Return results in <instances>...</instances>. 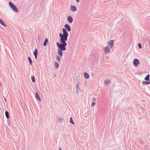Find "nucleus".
Instances as JSON below:
<instances>
[{"label": "nucleus", "instance_id": "1", "mask_svg": "<svg viewBox=\"0 0 150 150\" xmlns=\"http://www.w3.org/2000/svg\"><path fill=\"white\" fill-rule=\"evenodd\" d=\"M62 30L63 34L60 33L59 34L60 38V43L58 42H57L56 43L58 49V53L61 57L63 55L62 51H64L66 50V47L67 45L66 41L67 40V37L69 35L68 33L65 28H63Z\"/></svg>", "mask_w": 150, "mask_h": 150}, {"label": "nucleus", "instance_id": "2", "mask_svg": "<svg viewBox=\"0 0 150 150\" xmlns=\"http://www.w3.org/2000/svg\"><path fill=\"white\" fill-rule=\"evenodd\" d=\"M9 4L10 6L13 11L16 12H18L19 11L17 7L16 6L12 3L11 2H9Z\"/></svg>", "mask_w": 150, "mask_h": 150}, {"label": "nucleus", "instance_id": "3", "mask_svg": "<svg viewBox=\"0 0 150 150\" xmlns=\"http://www.w3.org/2000/svg\"><path fill=\"white\" fill-rule=\"evenodd\" d=\"M133 65L135 67H137L140 64L139 60L137 58L134 59L133 62Z\"/></svg>", "mask_w": 150, "mask_h": 150}, {"label": "nucleus", "instance_id": "4", "mask_svg": "<svg viewBox=\"0 0 150 150\" xmlns=\"http://www.w3.org/2000/svg\"><path fill=\"white\" fill-rule=\"evenodd\" d=\"M114 43V41L113 40H110L108 42V45L109 47V48L111 49L113 47Z\"/></svg>", "mask_w": 150, "mask_h": 150}, {"label": "nucleus", "instance_id": "5", "mask_svg": "<svg viewBox=\"0 0 150 150\" xmlns=\"http://www.w3.org/2000/svg\"><path fill=\"white\" fill-rule=\"evenodd\" d=\"M104 52L105 54H108L110 52V51L109 48L108 46H106L104 49Z\"/></svg>", "mask_w": 150, "mask_h": 150}, {"label": "nucleus", "instance_id": "6", "mask_svg": "<svg viewBox=\"0 0 150 150\" xmlns=\"http://www.w3.org/2000/svg\"><path fill=\"white\" fill-rule=\"evenodd\" d=\"M64 27L66 30L70 32L71 31V28L70 26L68 24H65L64 26Z\"/></svg>", "mask_w": 150, "mask_h": 150}, {"label": "nucleus", "instance_id": "7", "mask_svg": "<svg viewBox=\"0 0 150 150\" xmlns=\"http://www.w3.org/2000/svg\"><path fill=\"white\" fill-rule=\"evenodd\" d=\"M67 20L68 22L70 23H71L73 21V19L72 17L70 16H69L67 17Z\"/></svg>", "mask_w": 150, "mask_h": 150}, {"label": "nucleus", "instance_id": "8", "mask_svg": "<svg viewBox=\"0 0 150 150\" xmlns=\"http://www.w3.org/2000/svg\"><path fill=\"white\" fill-rule=\"evenodd\" d=\"M38 51L37 49H35L33 52V55L36 59L37 58Z\"/></svg>", "mask_w": 150, "mask_h": 150}, {"label": "nucleus", "instance_id": "9", "mask_svg": "<svg viewBox=\"0 0 150 150\" xmlns=\"http://www.w3.org/2000/svg\"><path fill=\"white\" fill-rule=\"evenodd\" d=\"M35 98L38 99V100H39L40 101H41L42 100L40 98V96L38 94L37 92H36L35 93Z\"/></svg>", "mask_w": 150, "mask_h": 150}, {"label": "nucleus", "instance_id": "10", "mask_svg": "<svg viewBox=\"0 0 150 150\" xmlns=\"http://www.w3.org/2000/svg\"><path fill=\"white\" fill-rule=\"evenodd\" d=\"M71 9L72 11H75L77 10V8L75 6L71 5Z\"/></svg>", "mask_w": 150, "mask_h": 150}, {"label": "nucleus", "instance_id": "11", "mask_svg": "<svg viewBox=\"0 0 150 150\" xmlns=\"http://www.w3.org/2000/svg\"><path fill=\"white\" fill-rule=\"evenodd\" d=\"M142 84L143 85H147L150 84V80L148 81H142Z\"/></svg>", "mask_w": 150, "mask_h": 150}, {"label": "nucleus", "instance_id": "12", "mask_svg": "<svg viewBox=\"0 0 150 150\" xmlns=\"http://www.w3.org/2000/svg\"><path fill=\"white\" fill-rule=\"evenodd\" d=\"M84 77L86 79H88L89 77V74L86 72H85L84 73Z\"/></svg>", "mask_w": 150, "mask_h": 150}, {"label": "nucleus", "instance_id": "13", "mask_svg": "<svg viewBox=\"0 0 150 150\" xmlns=\"http://www.w3.org/2000/svg\"><path fill=\"white\" fill-rule=\"evenodd\" d=\"M150 75L149 74H147L144 78V80L146 81H148L149 80Z\"/></svg>", "mask_w": 150, "mask_h": 150}, {"label": "nucleus", "instance_id": "14", "mask_svg": "<svg viewBox=\"0 0 150 150\" xmlns=\"http://www.w3.org/2000/svg\"><path fill=\"white\" fill-rule=\"evenodd\" d=\"M6 116L7 119H9V113L8 111H6L5 112Z\"/></svg>", "mask_w": 150, "mask_h": 150}, {"label": "nucleus", "instance_id": "15", "mask_svg": "<svg viewBox=\"0 0 150 150\" xmlns=\"http://www.w3.org/2000/svg\"><path fill=\"white\" fill-rule=\"evenodd\" d=\"M0 23L1 24V25L3 26H4L5 27H6V24L4 23L3 21L0 19Z\"/></svg>", "mask_w": 150, "mask_h": 150}, {"label": "nucleus", "instance_id": "16", "mask_svg": "<svg viewBox=\"0 0 150 150\" xmlns=\"http://www.w3.org/2000/svg\"><path fill=\"white\" fill-rule=\"evenodd\" d=\"M110 82V81L109 79L105 80V81L104 83L106 84H108Z\"/></svg>", "mask_w": 150, "mask_h": 150}, {"label": "nucleus", "instance_id": "17", "mask_svg": "<svg viewBox=\"0 0 150 150\" xmlns=\"http://www.w3.org/2000/svg\"><path fill=\"white\" fill-rule=\"evenodd\" d=\"M54 64L55 67L56 69H57L58 68H59V65L57 62H54Z\"/></svg>", "mask_w": 150, "mask_h": 150}, {"label": "nucleus", "instance_id": "18", "mask_svg": "<svg viewBox=\"0 0 150 150\" xmlns=\"http://www.w3.org/2000/svg\"><path fill=\"white\" fill-rule=\"evenodd\" d=\"M48 42V40L46 38L45 40V41L44 42V43H43V45L45 46L46 45H47V43Z\"/></svg>", "mask_w": 150, "mask_h": 150}, {"label": "nucleus", "instance_id": "19", "mask_svg": "<svg viewBox=\"0 0 150 150\" xmlns=\"http://www.w3.org/2000/svg\"><path fill=\"white\" fill-rule=\"evenodd\" d=\"M28 59L30 64L31 65H32L33 64H32V60L29 57H28Z\"/></svg>", "mask_w": 150, "mask_h": 150}, {"label": "nucleus", "instance_id": "20", "mask_svg": "<svg viewBox=\"0 0 150 150\" xmlns=\"http://www.w3.org/2000/svg\"><path fill=\"white\" fill-rule=\"evenodd\" d=\"M31 80L33 82H35V77L34 76H31Z\"/></svg>", "mask_w": 150, "mask_h": 150}, {"label": "nucleus", "instance_id": "21", "mask_svg": "<svg viewBox=\"0 0 150 150\" xmlns=\"http://www.w3.org/2000/svg\"><path fill=\"white\" fill-rule=\"evenodd\" d=\"M63 120V118H60L58 120V121L60 123L62 122Z\"/></svg>", "mask_w": 150, "mask_h": 150}, {"label": "nucleus", "instance_id": "22", "mask_svg": "<svg viewBox=\"0 0 150 150\" xmlns=\"http://www.w3.org/2000/svg\"><path fill=\"white\" fill-rule=\"evenodd\" d=\"M56 59L58 61V62H60V58L58 56H56Z\"/></svg>", "mask_w": 150, "mask_h": 150}, {"label": "nucleus", "instance_id": "23", "mask_svg": "<svg viewBox=\"0 0 150 150\" xmlns=\"http://www.w3.org/2000/svg\"><path fill=\"white\" fill-rule=\"evenodd\" d=\"M70 122L72 124H74V122H73V120H72V118L71 117L70 118Z\"/></svg>", "mask_w": 150, "mask_h": 150}, {"label": "nucleus", "instance_id": "24", "mask_svg": "<svg viewBox=\"0 0 150 150\" xmlns=\"http://www.w3.org/2000/svg\"><path fill=\"white\" fill-rule=\"evenodd\" d=\"M79 89H80V88H79V86H76V92L77 93H79Z\"/></svg>", "mask_w": 150, "mask_h": 150}, {"label": "nucleus", "instance_id": "25", "mask_svg": "<svg viewBox=\"0 0 150 150\" xmlns=\"http://www.w3.org/2000/svg\"><path fill=\"white\" fill-rule=\"evenodd\" d=\"M145 150H149V149L148 146L147 145H146L144 147Z\"/></svg>", "mask_w": 150, "mask_h": 150}, {"label": "nucleus", "instance_id": "26", "mask_svg": "<svg viewBox=\"0 0 150 150\" xmlns=\"http://www.w3.org/2000/svg\"><path fill=\"white\" fill-rule=\"evenodd\" d=\"M138 46L139 47V49H141L142 48V47L141 44L140 43L138 44Z\"/></svg>", "mask_w": 150, "mask_h": 150}, {"label": "nucleus", "instance_id": "27", "mask_svg": "<svg viewBox=\"0 0 150 150\" xmlns=\"http://www.w3.org/2000/svg\"><path fill=\"white\" fill-rule=\"evenodd\" d=\"M96 104V103L94 102H93L92 103L91 105L92 106H94Z\"/></svg>", "mask_w": 150, "mask_h": 150}, {"label": "nucleus", "instance_id": "28", "mask_svg": "<svg viewBox=\"0 0 150 150\" xmlns=\"http://www.w3.org/2000/svg\"><path fill=\"white\" fill-rule=\"evenodd\" d=\"M79 82L78 81V82H76V86H79Z\"/></svg>", "mask_w": 150, "mask_h": 150}, {"label": "nucleus", "instance_id": "29", "mask_svg": "<svg viewBox=\"0 0 150 150\" xmlns=\"http://www.w3.org/2000/svg\"><path fill=\"white\" fill-rule=\"evenodd\" d=\"M92 100L93 101H96V100L95 98H93L92 99Z\"/></svg>", "mask_w": 150, "mask_h": 150}, {"label": "nucleus", "instance_id": "30", "mask_svg": "<svg viewBox=\"0 0 150 150\" xmlns=\"http://www.w3.org/2000/svg\"><path fill=\"white\" fill-rule=\"evenodd\" d=\"M77 3L79 2V0H75Z\"/></svg>", "mask_w": 150, "mask_h": 150}, {"label": "nucleus", "instance_id": "31", "mask_svg": "<svg viewBox=\"0 0 150 150\" xmlns=\"http://www.w3.org/2000/svg\"><path fill=\"white\" fill-rule=\"evenodd\" d=\"M59 150H62V149L61 148H59Z\"/></svg>", "mask_w": 150, "mask_h": 150}, {"label": "nucleus", "instance_id": "32", "mask_svg": "<svg viewBox=\"0 0 150 150\" xmlns=\"http://www.w3.org/2000/svg\"><path fill=\"white\" fill-rule=\"evenodd\" d=\"M142 140H141V141H140V142H141V144H142Z\"/></svg>", "mask_w": 150, "mask_h": 150}, {"label": "nucleus", "instance_id": "33", "mask_svg": "<svg viewBox=\"0 0 150 150\" xmlns=\"http://www.w3.org/2000/svg\"><path fill=\"white\" fill-rule=\"evenodd\" d=\"M4 100H5V101H6V99L4 97Z\"/></svg>", "mask_w": 150, "mask_h": 150}]
</instances>
